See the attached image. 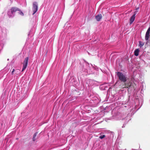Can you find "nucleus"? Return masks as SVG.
Segmentation results:
<instances>
[{"mask_svg": "<svg viewBox=\"0 0 150 150\" xmlns=\"http://www.w3.org/2000/svg\"><path fill=\"white\" fill-rule=\"evenodd\" d=\"M14 71H15V69H13V70H12V72H11V74H12V75H13V72Z\"/></svg>", "mask_w": 150, "mask_h": 150, "instance_id": "obj_17", "label": "nucleus"}, {"mask_svg": "<svg viewBox=\"0 0 150 150\" xmlns=\"http://www.w3.org/2000/svg\"><path fill=\"white\" fill-rule=\"evenodd\" d=\"M28 57H27L25 59L23 63V67L22 71H24L28 65Z\"/></svg>", "mask_w": 150, "mask_h": 150, "instance_id": "obj_2", "label": "nucleus"}, {"mask_svg": "<svg viewBox=\"0 0 150 150\" xmlns=\"http://www.w3.org/2000/svg\"><path fill=\"white\" fill-rule=\"evenodd\" d=\"M117 76L119 79L121 81L126 82L127 81L126 77L122 72H117Z\"/></svg>", "mask_w": 150, "mask_h": 150, "instance_id": "obj_1", "label": "nucleus"}, {"mask_svg": "<svg viewBox=\"0 0 150 150\" xmlns=\"http://www.w3.org/2000/svg\"><path fill=\"white\" fill-rule=\"evenodd\" d=\"M10 11L12 13H13L17 11H20L21 10L16 7H13L10 9Z\"/></svg>", "mask_w": 150, "mask_h": 150, "instance_id": "obj_5", "label": "nucleus"}, {"mask_svg": "<svg viewBox=\"0 0 150 150\" xmlns=\"http://www.w3.org/2000/svg\"><path fill=\"white\" fill-rule=\"evenodd\" d=\"M139 49H137L135 50L134 51V54L135 56H137L139 55Z\"/></svg>", "mask_w": 150, "mask_h": 150, "instance_id": "obj_8", "label": "nucleus"}, {"mask_svg": "<svg viewBox=\"0 0 150 150\" xmlns=\"http://www.w3.org/2000/svg\"><path fill=\"white\" fill-rule=\"evenodd\" d=\"M38 10L37 3L36 1L34 2L33 3V15Z\"/></svg>", "mask_w": 150, "mask_h": 150, "instance_id": "obj_3", "label": "nucleus"}, {"mask_svg": "<svg viewBox=\"0 0 150 150\" xmlns=\"http://www.w3.org/2000/svg\"><path fill=\"white\" fill-rule=\"evenodd\" d=\"M125 83V86H126L127 88H129L131 87L132 85V82L130 81H127L126 82H124Z\"/></svg>", "mask_w": 150, "mask_h": 150, "instance_id": "obj_7", "label": "nucleus"}, {"mask_svg": "<svg viewBox=\"0 0 150 150\" xmlns=\"http://www.w3.org/2000/svg\"><path fill=\"white\" fill-rule=\"evenodd\" d=\"M149 33L146 32L145 37V39L146 40H148L149 37Z\"/></svg>", "mask_w": 150, "mask_h": 150, "instance_id": "obj_9", "label": "nucleus"}, {"mask_svg": "<svg viewBox=\"0 0 150 150\" xmlns=\"http://www.w3.org/2000/svg\"><path fill=\"white\" fill-rule=\"evenodd\" d=\"M102 16L101 14H99L95 16V18L97 21H100L102 18Z\"/></svg>", "mask_w": 150, "mask_h": 150, "instance_id": "obj_6", "label": "nucleus"}, {"mask_svg": "<svg viewBox=\"0 0 150 150\" xmlns=\"http://www.w3.org/2000/svg\"><path fill=\"white\" fill-rule=\"evenodd\" d=\"M150 27H149V28H148V30H147V31L146 32H148V33H150Z\"/></svg>", "mask_w": 150, "mask_h": 150, "instance_id": "obj_16", "label": "nucleus"}, {"mask_svg": "<svg viewBox=\"0 0 150 150\" xmlns=\"http://www.w3.org/2000/svg\"><path fill=\"white\" fill-rule=\"evenodd\" d=\"M137 12L135 11L134 13V14L131 17L130 19V24H131L134 21L135 18V15L137 14Z\"/></svg>", "mask_w": 150, "mask_h": 150, "instance_id": "obj_4", "label": "nucleus"}, {"mask_svg": "<svg viewBox=\"0 0 150 150\" xmlns=\"http://www.w3.org/2000/svg\"><path fill=\"white\" fill-rule=\"evenodd\" d=\"M37 132L35 133L33 135V141H35V137H36L37 135Z\"/></svg>", "mask_w": 150, "mask_h": 150, "instance_id": "obj_13", "label": "nucleus"}, {"mask_svg": "<svg viewBox=\"0 0 150 150\" xmlns=\"http://www.w3.org/2000/svg\"><path fill=\"white\" fill-rule=\"evenodd\" d=\"M139 46L141 47H142L144 45V43L143 42L141 41H139Z\"/></svg>", "mask_w": 150, "mask_h": 150, "instance_id": "obj_10", "label": "nucleus"}, {"mask_svg": "<svg viewBox=\"0 0 150 150\" xmlns=\"http://www.w3.org/2000/svg\"><path fill=\"white\" fill-rule=\"evenodd\" d=\"M13 14V13H11V11H8V15L9 18L11 17L12 16Z\"/></svg>", "mask_w": 150, "mask_h": 150, "instance_id": "obj_11", "label": "nucleus"}, {"mask_svg": "<svg viewBox=\"0 0 150 150\" xmlns=\"http://www.w3.org/2000/svg\"><path fill=\"white\" fill-rule=\"evenodd\" d=\"M105 137V135H103L99 137V138L100 139H103Z\"/></svg>", "mask_w": 150, "mask_h": 150, "instance_id": "obj_14", "label": "nucleus"}, {"mask_svg": "<svg viewBox=\"0 0 150 150\" xmlns=\"http://www.w3.org/2000/svg\"><path fill=\"white\" fill-rule=\"evenodd\" d=\"M20 12L19 13L20 14V15H22V16H24V14L23 13V12L21 10V11H20Z\"/></svg>", "mask_w": 150, "mask_h": 150, "instance_id": "obj_15", "label": "nucleus"}, {"mask_svg": "<svg viewBox=\"0 0 150 150\" xmlns=\"http://www.w3.org/2000/svg\"><path fill=\"white\" fill-rule=\"evenodd\" d=\"M16 139L18 140V138H16Z\"/></svg>", "mask_w": 150, "mask_h": 150, "instance_id": "obj_18", "label": "nucleus"}, {"mask_svg": "<svg viewBox=\"0 0 150 150\" xmlns=\"http://www.w3.org/2000/svg\"><path fill=\"white\" fill-rule=\"evenodd\" d=\"M120 87L121 88H126V86H125V83H124V84L122 85H120Z\"/></svg>", "mask_w": 150, "mask_h": 150, "instance_id": "obj_12", "label": "nucleus"}]
</instances>
